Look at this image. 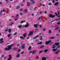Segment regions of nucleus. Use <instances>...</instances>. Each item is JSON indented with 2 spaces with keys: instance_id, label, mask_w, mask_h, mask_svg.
Returning a JSON list of instances; mask_svg holds the SVG:
<instances>
[{
  "instance_id": "5fc2aeb1",
  "label": "nucleus",
  "mask_w": 60,
  "mask_h": 60,
  "mask_svg": "<svg viewBox=\"0 0 60 60\" xmlns=\"http://www.w3.org/2000/svg\"><path fill=\"white\" fill-rule=\"evenodd\" d=\"M52 2L53 3H55V0H53L52 1Z\"/></svg>"
},
{
  "instance_id": "a19ab883",
  "label": "nucleus",
  "mask_w": 60,
  "mask_h": 60,
  "mask_svg": "<svg viewBox=\"0 0 60 60\" xmlns=\"http://www.w3.org/2000/svg\"><path fill=\"white\" fill-rule=\"evenodd\" d=\"M27 6H30V4H29V3H27Z\"/></svg>"
},
{
  "instance_id": "bb28decb",
  "label": "nucleus",
  "mask_w": 60,
  "mask_h": 60,
  "mask_svg": "<svg viewBox=\"0 0 60 60\" xmlns=\"http://www.w3.org/2000/svg\"><path fill=\"white\" fill-rule=\"evenodd\" d=\"M3 41V38H1L0 39V41Z\"/></svg>"
},
{
  "instance_id": "69168bd1",
  "label": "nucleus",
  "mask_w": 60,
  "mask_h": 60,
  "mask_svg": "<svg viewBox=\"0 0 60 60\" xmlns=\"http://www.w3.org/2000/svg\"><path fill=\"white\" fill-rule=\"evenodd\" d=\"M44 13H47V11H45Z\"/></svg>"
},
{
  "instance_id": "8fccbe9b",
  "label": "nucleus",
  "mask_w": 60,
  "mask_h": 60,
  "mask_svg": "<svg viewBox=\"0 0 60 60\" xmlns=\"http://www.w3.org/2000/svg\"><path fill=\"white\" fill-rule=\"evenodd\" d=\"M17 32H15V34H14V35H16V34H17Z\"/></svg>"
},
{
  "instance_id": "7c9ffc66",
  "label": "nucleus",
  "mask_w": 60,
  "mask_h": 60,
  "mask_svg": "<svg viewBox=\"0 0 60 60\" xmlns=\"http://www.w3.org/2000/svg\"><path fill=\"white\" fill-rule=\"evenodd\" d=\"M19 17H18L17 18V19H15V21H17V20H18V19H19Z\"/></svg>"
},
{
  "instance_id": "aec40b11",
  "label": "nucleus",
  "mask_w": 60,
  "mask_h": 60,
  "mask_svg": "<svg viewBox=\"0 0 60 60\" xmlns=\"http://www.w3.org/2000/svg\"><path fill=\"white\" fill-rule=\"evenodd\" d=\"M20 55H19V54H18L16 56L17 57V58H18V57H19V56Z\"/></svg>"
},
{
  "instance_id": "864d4df0",
  "label": "nucleus",
  "mask_w": 60,
  "mask_h": 60,
  "mask_svg": "<svg viewBox=\"0 0 60 60\" xmlns=\"http://www.w3.org/2000/svg\"><path fill=\"white\" fill-rule=\"evenodd\" d=\"M35 4V2H34V1H33L32 4Z\"/></svg>"
},
{
  "instance_id": "7ed1b4c3",
  "label": "nucleus",
  "mask_w": 60,
  "mask_h": 60,
  "mask_svg": "<svg viewBox=\"0 0 60 60\" xmlns=\"http://www.w3.org/2000/svg\"><path fill=\"white\" fill-rule=\"evenodd\" d=\"M33 31H30L29 33L28 36H30L31 35H33Z\"/></svg>"
},
{
  "instance_id": "4c0bfd02",
  "label": "nucleus",
  "mask_w": 60,
  "mask_h": 60,
  "mask_svg": "<svg viewBox=\"0 0 60 60\" xmlns=\"http://www.w3.org/2000/svg\"><path fill=\"white\" fill-rule=\"evenodd\" d=\"M55 14L56 15V16H58V15L56 13H55Z\"/></svg>"
},
{
  "instance_id": "79ce46f5",
  "label": "nucleus",
  "mask_w": 60,
  "mask_h": 60,
  "mask_svg": "<svg viewBox=\"0 0 60 60\" xmlns=\"http://www.w3.org/2000/svg\"><path fill=\"white\" fill-rule=\"evenodd\" d=\"M4 42V41H1V42H0V43H3Z\"/></svg>"
},
{
  "instance_id": "c85d7f7f",
  "label": "nucleus",
  "mask_w": 60,
  "mask_h": 60,
  "mask_svg": "<svg viewBox=\"0 0 60 60\" xmlns=\"http://www.w3.org/2000/svg\"><path fill=\"white\" fill-rule=\"evenodd\" d=\"M24 53V51L22 52H21V55H22V54H23Z\"/></svg>"
},
{
  "instance_id": "680f3d73",
  "label": "nucleus",
  "mask_w": 60,
  "mask_h": 60,
  "mask_svg": "<svg viewBox=\"0 0 60 60\" xmlns=\"http://www.w3.org/2000/svg\"><path fill=\"white\" fill-rule=\"evenodd\" d=\"M20 50V49H18V51H19V52Z\"/></svg>"
},
{
  "instance_id": "72a5a7b5",
  "label": "nucleus",
  "mask_w": 60,
  "mask_h": 60,
  "mask_svg": "<svg viewBox=\"0 0 60 60\" xmlns=\"http://www.w3.org/2000/svg\"><path fill=\"white\" fill-rule=\"evenodd\" d=\"M17 49V48L16 47H14L13 48V49H14V50H16Z\"/></svg>"
},
{
  "instance_id": "f704fd0d",
  "label": "nucleus",
  "mask_w": 60,
  "mask_h": 60,
  "mask_svg": "<svg viewBox=\"0 0 60 60\" xmlns=\"http://www.w3.org/2000/svg\"><path fill=\"white\" fill-rule=\"evenodd\" d=\"M24 11H25V12H27V9L25 10H24Z\"/></svg>"
},
{
  "instance_id": "ea45409f",
  "label": "nucleus",
  "mask_w": 60,
  "mask_h": 60,
  "mask_svg": "<svg viewBox=\"0 0 60 60\" xmlns=\"http://www.w3.org/2000/svg\"><path fill=\"white\" fill-rule=\"evenodd\" d=\"M20 11H23V9H20Z\"/></svg>"
},
{
  "instance_id": "423d86ee",
  "label": "nucleus",
  "mask_w": 60,
  "mask_h": 60,
  "mask_svg": "<svg viewBox=\"0 0 60 60\" xmlns=\"http://www.w3.org/2000/svg\"><path fill=\"white\" fill-rule=\"evenodd\" d=\"M29 26V24H28V25L26 24V25H25V26H23V27H24L25 26L26 27H28V26Z\"/></svg>"
},
{
  "instance_id": "5701e85b",
  "label": "nucleus",
  "mask_w": 60,
  "mask_h": 60,
  "mask_svg": "<svg viewBox=\"0 0 60 60\" xmlns=\"http://www.w3.org/2000/svg\"><path fill=\"white\" fill-rule=\"evenodd\" d=\"M31 46H30L28 48V50H30L31 49Z\"/></svg>"
},
{
  "instance_id": "4468645a",
  "label": "nucleus",
  "mask_w": 60,
  "mask_h": 60,
  "mask_svg": "<svg viewBox=\"0 0 60 60\" xmlns=\"http://www.w3.org/2000/svg\"><path fill=\"white\" fill-rule=\"evenodd\" d=\"M36 52V51H35V50L33 51H32V54H35V53Z\"/></svg>"
},
{
  "instance_id": "c756f323",
  "label": "nucleus",
  "mask_w": 60,
  "mask_h": 60,
  "mask_svg": "<svg viewBox=\"0 0 60 60\" xmlns=\"http://www.w3.org/2000/svg\"><path fill=\"white\" fill-rule=\"evenodd\" d=\"M43 51V50H42L41 51H40L38 53V54H39L40 53H41L42 52V51Z\"/></svg>"
},
{
  "instance_id": "4be33fe9",
  "label": "nucleus",
  "mask_w": 60,
  "mask_h": 60,
  "mask_svg": "<svg viewBox=\"0 0 60 60\" xmlns=\"http://www.w3.org/2000/svg\"><path fill=\"white\" fill-rule=\"evenodd\" d=\"M11 35V34H9L8 35V37H10Z\"/></svg>"
},
{
  "instance_id": "13d9d810",
  "label": "nucleus",
  "mask_w": 60,
  "mask_h": 60,
  "mask_svg": "<svg viewBox=\"0 0 60 60\" xmlns=\"http://www.w3.org/2000/svg\"><path fill=\"white\" fill-rule=\"evenodd\" d=\"M20 15H23V13H20Z\"/></svg>"
},
{
  "instance_id": "1a4fd4ad",
  "label": "nucleus",
  "mask_w": 60,
  "mask_h": 60,
  "mask_svg": "<svg viewBox=\"0 0 60 60\" xmlns=\"http://www.w3.org/2000/svg\"><path fill=\"white\" fill-rule=\"evenodd\" d=\"M38 26V25L37 24H36L34 25V26L35 27H36V28H37V26Z\"/></svg>"
},
{
  "instance_id": "774afa93",
  "label": "nucleus",
  "mask_w": 60,
  "mask_h": 60,
  "mask_svg": "<svg viewBox=\"0 0 60 60\" xmlns=\"http://www.w3.org/2000/svg\"><path fill=\"white\" fill-rule=\"evenodd\" d=\"M26 1V0H23V2H25Z\"/></svg>"
},
{
  "instance_id": "cd10ccee",
  "label": "nucleus",
  "mask_w": 60,
  "mask_h": 60,
  "mask_svg": "<svg viewBox=\"0 0 60 60\" xmlns=\"http://www.w3.org/2000/svg\"><path fill=\"white\" fill-rule=\"evenodd\" d=\"M11 29H9L8 30L9 32L10 33V32H11Z\"/></svg>"
},
{
  "instance_id": "9b49d317",
  "label": "nucleus",
  "mask_w": 60,
  "mask_h": 60,
  "mask_svg": "<svg viewBox=\"0 0 60 60\" xmlns=\"http://www.w3.org/2000/svg\"><path fill=\"white\" fill-rule=\"evenodd\" d=\"M59 52H60V51L59 50L57 51V52H56L55 53V54H58L59 53Z\"/></svg>"
},
{
  "instance_id": "f257e3e1",
  "label": "nucleus",
  "mask_w": 60,
  "mask_h": 60,
  "mask_svg": "<svg viewBox=\"0 0 60 60\" xmlns=\"http://www.w3.org/2000/svg\"><path fill=\"white\" fill-rule=\"evenodd\" d=\"M55 15H52V14H50L49 15V16L50 18H54L55 17Z\"/></svg>"
},
{
  "instance_id": "39448f33",
  "label": "nucleus",
  "mask_w": 60,
  "mask_h": 60,
  "mask_svg": "<svg viewBox=\"0 0 60 60\" xmlns=\"http://www.w3.org/2000/svg\"><path fill=\"white\" fill-rule=\"evenodd\" d=\"M33 1H34V0H30V4H33Z\"/></svg>"
},
{
  "instance_id": "20e7f679",
  "label": "nucleus",
  "mask_w": 60,
  "mask_h": 60,
  "mask_svg": "<svg viewBox=\"0 0 60 60\" xmlns=\"http://www.w3.org/2000/svg\"><path fill=\"white\" fill-rule=\"evenodd\" d=\"M51 41H46L45 42V43L46 44V45H48L49 43H50V42Z\"/></svg>"
},
{
  "instance_id": "de8ad7c7",
  "label": "nucleus",
  "mask_w": 60,
  "mask_h": 60,
  "mask_svg": "<svg viewBox=\"0 0 60 60\" xmlns=\"http://www.w3.org/2000/svg\"><path fill=\"white\" fill-rule=\"evenodd\" d=\"M54 37H52V38H50V39H54Z\"/></svg>"
},
{
  "instance_id": "412c9836",
  "label": "nucleus",
  "mask_w": 60,
  "mask_h": 60,
  "mask_svg": "<svg viewBox=\"0 0 60 60\" xmlns=\"http://www.w3.org/2000/svg\"><path fill=\"white\" fill-rule=\"evenodd\" d=\"M58 4V2H56V4H55V5H57Z\"/></svg>"
},
{
  "instance_id": "09e8293b",
  "label": "nucleus",
  "mask_w": 60,
  "mask_h": 60,
  "mask_svg": "<svg viewBox=\"0 0 60 60\" xmlns=\"http://www.w3.org/2000/svg\"><path fill=\"white\" fill-rule=\"evenodd\" d=\"M52 4V3H50L49 4V5H51Z\"/></svg>"
},
{
  "instance_id": "a878e982",
  "label": "nucleus",
  "mask_w": 60,
  "mask_h": 60,
  "mask_svg": "<svg viewBox=\"0 0 60 60\" xmlns=\"http://www.w3.org/2000/svg\"><path fill=\"white\" fill-rule=\"evenodd\" d=\"M53 47H52V49H55V48H56V46L54 45H53Z\"/></svg>"
},
{
  "instance_id": "f3484780",
  "label": "nucleus",
  "mask_w": 60,
  "mask_h": 60,
  "mask_svg": "<svg viewBox=\"0 0 60 60\" xmlns=\"http://www.w3.org/2000/svg\"><path fill=\"white\" fill-rule=\"evenodd\" d=\"M38 36H39V35H38L35 37L34 38H33V39H35L37 38V37H38Z\"/></svg>"
},
{
  "instance_id": "3c124183",
  "label": "nucleus",
  "mask_w": 60,
  "mask_h": 60,
  "mask_svg": "<svg viewBox=\"0 0 60 60\" xmlns=\"http://www.w3.org/2000/svg\"><path fill=\"white\" fill-rule=\"evenodd\" d=\"M29 38H30L29 37H28L27 38V40H29Z\"/></svg>"
},
{
  "instance_id": "dca6fc26",
  "label": "nucleus",
  "mask_w": 60,
  "mask_h": 60,
  "mask_svg": "<svg viewBox=\"0 0 60 60\" xmlns=\"http://www.w3.org/2000/svg\"><path fill=\"white\" fill-rule=\"evenodd\" d=\"M26 33L24 34L23 35V36L24 37V38L26 37Z\"/></svg>"
},
{
  "instance_id": "49530a36",
  "label": "nucleus",
  "mask_w": 60,
  "mask_h": 60,
  "mask_svg": "<svg viewBox=\"0 0 60 60\" xmlns=\"http://www.w3.org/2000/svg\"><path fill=\"white\" fill-rule=\"evenodd\" d=\"M60 28H56L55 29V30H56V29H60Z\"/></svg>"
},
{
  "instance_id": "e433bc0d",
  "label": "nucleus",
  "mask_w": 60,
  "mask_h": 60,
  "mask_svg": "<svg viewBox=\"0 0 60 60\" xmlns=\"http://www.w3.org/2000/svg\"><path fill=\"white\" fill-rule=\"evenodd\" d=\"M49 33H51V30H49V32H48Z\"/></svg>"
},
{
  "instance_id": "ddd939ff",
  "label": "nucleus",
  "mask_w": 60,
  "mask_h": 60,
  "mask_svg": "<svg viewBox=\"0 0 60 60\" xmlns=\"http://www.w3.org/2000/svg\"><path fill=\"white\" fill-rule=\"evenodd\" d=\"M42 44V42H41L40 43H37L38 45H39V44Z\"/></svg>"
},
{
  "instance_id": "6e6552de",
  "label": "nucleus",
  "mask_w": 60,
  "mask_h": 60,
  "mask_svg": "<svg viewBox=\"0 0 60 60\" xmlns=\"http://www.w3.org/2000/svg\"><path fill=\"white\" fill-rule=\"evenodd\" d=\"M54 45H55L56 46H58L59 44V42L56 43H55L54 44Z\"/></svg>"
},
{
  "instance_id": "473e14b6",
  "label": "nucleus",
  "mask_w": 60,
  "mask_h": 60,
  "mask_svg": "<svg viewBox=\"0 0 60 60\" xmlns=\"http://www.w3.org/2000/svg\"><path fill=\"white\" fill-rule=\"evenodd\" d=\"M19 7H20L19 6H17L16 7V8L17 9H19Z\"/></svg>"
},
{
  "instance_id": "6ab92c4d",
  "label": "nucleus",
  "mask_w": 60,
  "mask_h": 60,
  "mask_svg": "<svg viewBox=\"0 0 60 60\" xmlns=\"http://www.w3.org/2000/svg\"><path fill=\"white\" fill-rule=\"evenodd\" d=\"M25 22H26V21H21V22L20 23H21V24H22V23H23Z\"/></svg>"
},
{
  "instance_id": "bf43d9fd",
  "label": "nucleus",
  "mask_w": 60,
  "mask_h": 60,
  "mask_svg": "<svg viewBox=\"0 0 60 60\" xmlns=\"http://www.w3.org/2000/svg\"><path fill=\"white\" fill-rule=\"evenodd\" d=\"M6 57H4V59H6Z\"/></svg>"
},
{
  "instance_id": "0e129e2a",
  "label": "nucleus",
  "mask_w": 60,
  "mask_h": 60,
  "mask_svg": "<svg viewBox=\"0 0 60 60\" xmlns=\"http://www.w3.org/2000/svg\"><path fill=\"white\" fill-rule=\"evenodd\" d=\"M45 30H46V29H44L43 30V31H45Z\"/></svg>"
},
{
  "instance_id": "e2e57ef3",
  "label": "nucleus",
  "mask_w": 60,
  "mask_h": 60,
  "mask_svg": "<svg viewBox=\"0 0 60 60\" xmlns=\"http://www.w3.org/2000/svg\"><path fill=\"white\" fill-rule=\"evenodd\" d=\"M5 31H8V30H5Z\"/></svg>"
},
{
  "instance_id": "58836bf2",
  "label": "nucleus",
  "mask_w": 60,
  "mask_h": 60,
  "mask_svg": "<svg viewBox=\"0 0 60 60\" xmlns=\"http://www.w3.org/2000/svg\"><path fill=\"white\" fill-rule=\"evenodd\" d=\"M57 13L59 15V14H60V12H59V11H58V12Z\"/></svg>"
},
{
  "instance_id": "f8f14e48",
  "label": "nucleus",
  "mask_w": 60,
  "mask_h": 60,
  "mask_svg": "<svg viewBox=\"0 0 60 60\" xmlns=\"http://www.w3.org/2000/svg\"><path fill=\"white\" fill-rule=\"evenodd\" d=\"M57 49H52V50L54 52H55L56 51V50Z\"/></svg>"
},
{
  "instance_id": "2eb2a0df",
  "label": "nucleus",
  "mask_w": 60,
  "mask_h": 60,
  "mask_svg": "<svg viewBox=\"0 0 60 60\" xmlns=\"http://www.w3.org/2000/svg\"><path fill=\"white\" fill-rule=\"evenodd\" d=\"M49 50L47 49H46L44 51V52H47Z\"/></svg>"
},
{
  "instance_id": "c9c22d12",
  "label": "nucleus",
  "mask_w": 60,
  "mask_h": 60,
  "mask_svg": "<svg viewBox=\"0 0 60 60\" xmlns=\"http://www.w3.org/2000/svg\"><path fill=\"white\" fill-rule=\"evenodd\" d=\"M42 39H43V38H41L40 39V40H41H41H42Z\"/></svg>"
},
{
  "instance_id": "2f4dec72",
  "label": "nucleus",
  "mask_w": 60,
  "mask_h": 60,
  "mask_svg": "<svg viewBox=\"0 0 60 60\" xmlns=\"http://www.w3.org/2000/svg\"><path fill=\"white\" fill-rule=\"evenodd\" d=\"M44 47V45H42L41 46V47H40V48H41V49L42 48H43V47Z\"/></svg>"
},
{
  "instance_id": "052dcab7",
  "label": "nucleus",
  "mask_w": 60,
  "mask_h": 60,
  "mask_svg": "<svg viewBox=\"0 0 60 60\" xmlns=\"http://www.w3.org/2000/svg\"><path fill=\"white\" fill-rule=\"evenodd\" d=\"M30 53H33V52L31 51L30 52Z\"/></svg>"
},
{
  "instance_id": "37998d69",
  "label": "nucleus",
  "mask_w": 60,
  "mask_h": 60,
  "mask_svg": "<svg viewBox=\"0 0 60 60\" xmlns=\"http://www.w3.org/2000/svg\"><path fill=\"white\" fill-rule=\"evenodd\" d=\"M38 30L37 29H36L35 30V31H37V32Z\"/></svg>"
},
{
  "instance_id": "a211bd4d",
  "label": "nucleus",
  "mask_w": 60,
  "mask_h": 60,
  "mask_svg": "<svg viewBox=\"0 0 60 60\" xmlns=\"http://www.w3.org/2000/svg\"><path fill=\"white\" fill-rule=\"evenodd\" d=\"M20 38H21V39H23V40H24V38L23 37H20Z\"/></svg>"
},
{
  "instance_id": "0eeeda50",
  "label": "nucleus",
  "mask_w": 60,
  "mask_h": 60,
  "mask_svg": "<svg viewBox=\"0 0 60 60\" xmlns=\"http://www.w3.org/2000/svg\"><path fill=\"white\" fill-rule=\"evenodd\" d=\"M25 44H23L22 46V49H24V48H25V47L24 46H25Z\"/></svg>"
},
{
  "instance_id": "c03bdc74",
  "label": "nucleus",
  "mask_w": 60,
  "mask_h": 60,
  "mask_svg": "<svg viewBox=\"0 0 60 60\" xmlns=\"http://www.w3.org/2000/svg\"><path fill=\"white\" fill-rule=\"evenodd\" d=\"M58 20H59V19H56L55 20V21H58Z\"/></svg>"
},
{
  "instance_id": "603ef678",
  "label": "nucleus",
  "mask_w": 60,
  "mask_h": 60,
  "mask_svg": "<svg viewBox=\"0 0 60 60\" xmlns=\"http://www.w3.org/2000/svg\"><path fill=\"white\" fill-rule=\"evenodd\" d=\"M5 11V9H4L3 10V12H4Z\"/></svg>"
},
{
  "instance_id": "338daca9",
  "label": "nucleus",
  "mask_w": 60,
  "mask_h": 60,
  "mask_svg": "<svg viewBox=\"0 0 60 60\" xmlns=\"http://www.w3.org/2000/svg\"><path fill=\"white\" fill-rule=\"evenodd\" d=\"M11 59L9 58L8 59V60H10Z\"/></svg>"
},
{
  "instance_id": "f03ea898",
  "label": "nucleus",
  "mask_w": 60,
  "mask_h": 60,
  "mask_svg": "<svg viewBox=\"0 0 60 60\" xmlns=\"http://www.w3.org/2000/svg\"><path fill=\"white\" fill-rule=\"evenodd\" d=\"M13 44H12L11 45H8V49H11V47H12V46H13Z\"/></svg>"
},
{
  "instance_id": "9d476101",
  "label": "nucleus",
  "mask_w": 60,
  "mask_h": 60,
  "mask_svg": "<svg viewBox=\"0 0 60 60\" xmlns=\"http://www.w3.org/2000/svg\"><path fill=\"white\" fill-rule=\"evenodd\" d=\"M17 27H18V28H20V29L22 27V25H19L17 26Z\"/></svg>"
},
{
  "instance_id": "4d7b16f0",
  "label": "nucleus",
  "mask_w": 60,
  "mask_h": 60,
  "mask_svg": "<svg viewBox=\"0 0 60 60\" xmlns=\"http://www.w3.org/2000/svg\"><path fill=\"white\" fill-rule=\"evenodd\" d=\"M0 27H1V28L3 27V25L2 26H0Z\"/></svg>"
},
{
  "instance_id": "6e6d98bb",
  "label": "nucleus",
  "mask_w": 60,
  "mask_h": 60,
  "mask_svg": "<svg viewBox=\"0 0 60 60\" xmlns=\"http://www.w3.org/2000/svg\"><path fill=\"white\" fill-rule=\"evenodd\" d=\"M41 19V17H40L38 19V20H39L40 19Z\"/></svg>"
},
{
  "instance_id": "393cba45",
  "label": "nucleus",
  "mask_w": 60,
  "mask_h": 60,
  "mask_svg": "<svg viewBox=\"0 0 60 60\" xmlns=\"http://www.w3.org/2000/svg\"><path fill=\"white\" fill-rule=\"evenodd\" d=\"M5 50H10V49H8V48H6L5 49Z\"/></svg>"
},
{
  "instance_id": "a18cd8bd",
  "label": "nucleus",
  "mask_w": 60,
  "mask_h": 60,
  "mask_svg": "<svg viewBox=\"0 0 60 60\" xmlns=\"http://www.w3.org/2000/svg\"><path fill=\"white\" fill-rule=\"evenodd\" d=\"M55 21V20H52L51 22V23H52V22H54V21Z\"/></svg>"
},
{
  "instance_id": "b1692460",
  "label": "nucleus",
  "mask_w": 60,
  "mask_h": 60,
  "mask_svg": "<svg viewBox=\"0 0 60 60\" xmlns=\"http://www.w3.org/2000/svg\"><path fill=\"white\" fill-rule=\"evenodd\" d=\"M9 57H10V59H11V58H12V57H11V55H9Z\"/></svg>"
}]
</instances>
